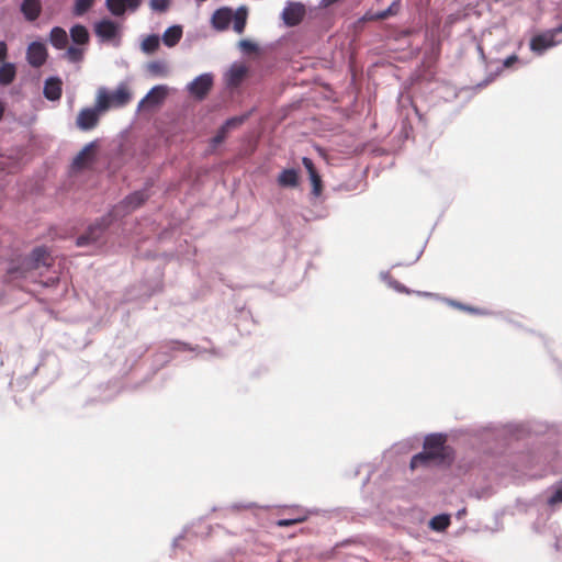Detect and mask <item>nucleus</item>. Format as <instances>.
Here are the masks:
<instances>
[{
  "instance_id": "obj_1",
  "label": "nucleus",
  "mask_w": 562,
  "mask_h": 562,
  "mask_svg": "<svg viewBox=\"0 0 562 562\" xmlns=\"http://www.w3.org/2000/svg\"><path fill=\"white\" fill-rule=\"evenodd\" d=\"M132 100V92L127 83L122 82L116 90L109 92L105 88H100L97 93L99 110L106 112L111 108H123Z\"/></svg>"
},
{
  "instance_id": "obj_2",
  "label": "nucleus",
  "mask_w": 562,
  "mask_h": 562,
  "mask_svg": "<svg viewBox=\"0 0 562 562\" xmlns=\"http://www.w3.org/2000/svg\"><path fill=\"white\" fill-rule=\"evenodd\" d=\"M424 451L442 464L449 456L446 436L440 434L427 436L424 441Z\"/></svg>"
},
{
  "instance_id": "obj_3",
  "label": "nucleus",
  "mask_w": 562,
  "mask_h": 562,
  "mask_svg": "<svg viewBox=\"0 0 562 562\" xmlns=\"http://www.w3.org/2000/svg\"><path fill=\"white\" fill-rule=\"evenodd\" d=\"M560 33H562V24L558 27L535 35L530 40V49L537 55L543 54L547 49L559 44V42L555 41V36Z\"/></svg>"
},
{
  "instance_id": "obj_4",
  "label": "nucleus",
  "mask_w": 562,
  "mask_h": 562,
  "mask_svg": "<svg viewBox=\"0 0 562 562\" xmlns=\"http://www.w3.org/2000/svg\"><path fill=\"white\" fill-rule=\"evenodd\" d=\"M101 113L104 112L99 110L97 101L94 108L80 110L76 119L77 127L81 131L93 130L99 124Z\"/></svg>"
},
{
  "instance_id": "obj_5",
  "label": "nucleus",
  "mask_w": 562,
  "mask_h": 562,
  "mask_svg": "<svg viewBox=\"0 0 562 562\" xmlns=\"http://www.w3.org/2000/svg\"><path fill=\"white\" fill-rule=\"evenodd\" d=\"M97 144L91 142L87 144L74 158L71 168L74 171H81L90 168L95 161Z\"/></svg>"
},
{
  "instance_id": "obj_6",
  "label": "nucleus",
  "mask_w": 562,
  "mask_h": 562,
  "mask_svg": "<svg viewBox=\"0 0 562 562\" xmlns=\"http://www.w3.org/2000/svg\"><path fill=\"white\" fill-rule=\"evenodd\" d=\"M33 263L26 256H21L10 262L7 274L10 280L18 278H26L29 272L35 270Z\"/></svg>"
},
{
  "instance_id": "obj_7",
  "label": "nucleus",
  "mask_w": 562,
  "mask_h": 562,
  "mask_svg": "<svg viewBox=\"0 0 562 562\" xmlns=\"http://www.w3.org/2000/svg\"><path fill=\"white\" fill-rule=\"evenodd\" d=\"M305 16V8L300 2H289L282 12V20L288 26H295Z\"/></svg>"
},
{
  "instance_id": "obj_8",
  "label": "nucleus",
  "mask_w": 562,
  "mask_h": 562,
  "mask_svg": "<svg viewBox=\"0 0 562 562\" xmlns=\"http://www.w3.org/2000/svg\"><path fill=\"white\" fill-rule=\"evenodd\" d=\"M26 59L32 67L38 68L46 63L47 49L43 43L33 42L26 50Z\"/></svg>"
},
{
  "instance_id": "obj_9",
  "label": "nucleus",
  "mask_w": 562,
  "mask_h": 562,
  "mask_svg": "<svg viewBox=\"0 0 562 562\" xmlns=\"http://www.w3.org/2000/svg\"><path fill=\"white\" fill-rule=\"evenodd\" d=\"M95 35L105 42H111L119 36V25L112 20L103 19L94 25Z\"/></svg>"
},
{
  "instance_id": "obj_10",
  "label": "nucleus",
  "mask_w": 562,
  "mask_h": 562,
  "mask_svg": "<svg viewBox=\"0 0 562 562\" xmlns=\"http://www.w3.org/2000/svg\"><path fill=\"white\" fill-rule=\"evenodd\" d=\"M213 86V78L209 74L196 77L188 87L190 93L199 99L204 98Z\"/></svg>"
},
{
  "instance_id": "obj_11",
  "label": "nucleus",
  "mask_w": 562,
  "mask_h": 562,
  "mask_svg": "<svg viewBox=\"0 0 562 562\" xmlns=\"http://www.w3.org/2000/svg\"><path fill=\"white\" fill-rule=\"evenodd\" d=\"M142 0H105L108 10L115 16H121L126 9L136 10Z\"/></svg>"
},
{
  "instance_id": "obj_12",
  "label": "nucleus",
  "mask_w": 562,
  "mask_h": 562,
  "mask_svg": "<svg viewBox=\"0 0 562 562\" xmlns=\"http://www.w3.org/2000/svg\"><path fill=\"white\" fill-rule=\"evenodd\" d=\"M63 93V81L58 77H49L45 80L43 94L49 101H58Z\"/></svg>"
},
{
  "instance_id": "obj_13",
  "label": "nucleus",
  "mask_w": 562,
  "mask_h": 562,
  "mask_svg": "<svg viewBox=\"0 0 562 562\" xmlns=\"http://www.w3.org/2000/svg\"><path fill=\"white\" fill-rule=\"evenodd\" d=\"M20 9L25 20L33 22L41 15L42 2L41 0H23Z\"/></svg>"
},
{
  "instance_id": "obj_14",
  "label": "nucleus",
  "mask_w": 562,
  "mask_h": 562,
  "mask_svg": "<svg viewBox=\"0 0 562 562\" xmlns=\"http://www.w3.org/2000/svg\"><path fill=\"white\" fill-rule=\"evenodd\" d=\"M233 13L227 8L216 10L212 15V24L216 30H226L232 22Z\"/></svg>"
},
{
  "instance_id": "obj_15",
  "label": "nucleus",
  "mask_w": 562,
  "mask_h": 562,
  "mask_svg": "<svg viewBox=\"0 0 562 562\" xmlns=\"http://www.w3.org/2000/svg\"><path fill=\"white\" fill-rule=\"evenodd\" d=\"M147 199L148 194L146 191H135L124 199L121 206L125 209L126 212H132L139 207Z\"/></svg>"
},
{
  "instance_id": "obj_16",
  "label": "nucleus",
  "mask_w": 562,
  "mask_h": 562,
  "mask_svg": "<svg viewBox=\"0 0 562 562\" xmlns=\"http://www.w3.org/2000/svg\"><path fill=\"white\" fill-rule=\"evenodd\" d=\"M167 95V88L164 86L154 87L147 95L139 102L138 108H143L146 104L156 105L162 102Z\"/></svg>"
},
{
  "instance_id": "obj_17",
  "label": "nucleus",
  "mask_w": 562,
  "mask_h": 562,
  "mask_svg": "<svg viewBox=\"0 0 562 562\" xmlns=\"http://www.w3.org/2000/svg\"><path fill=\"white\" fill-rule=\"evenodd\" d=\"M31 263L35 265L34 269H38L42 266H49V252L46 247L40 246L32 250L30 256H26Z\"/></svg>"
},
{
  "instance_id": "obj_18",
  "label": "nucleus",
  "mask_w": 562,
  "mask_h": 562,
  "mask_svg": "<svg viewBox=\"0 0 562 562\" xmlns=\"http://www.w3.org/2000/svg\"><path fill=\"white\" fill-rule=\"evenodd\" d=\"M103 227L101 225H94L89 227L86 234H82L77 238V246L82 247L99 240L102 236Z\"/></svg>"
},
{
  "instance_id": "obj_19",
  "label": "nucleus",
  "mask_w": 562,
  "mask_h": 562,
  "mask_svg": "<svg viewBox=\"0 0 562 562\" xmlns=\"http://www.w3.org/2000/svg\"><path fill=\"white\" fill-rule=\"evenodd\" d=\"M50 44L57 49H64L68 44V35L63 27L55 26L49 34Z\"/></svg>"
},
{
  "instance_id": "obj_20",
  "label": "nucleus",
  "mask_w": 562,
  "mask_h": 562,
  "mask_svg": "<svg viewBox=\"0 0 562 562\" xmlns=\"http://www.w3.org/2000/svg\"><path fill=\"white\" fill-rule=\"evenodd\" d=\"M432 464L438 465L440 463L423 450L412 458L409 467L412 470H416L418 468H427Z\"/></svg>"
},
{
  "instance_id": "obj_21",
  "label": "nucleus",
  "mask_w": 562,
  "mask_h": 562,
  "mask_svg": "<svg viewBox=\"0 0 562 562\" xmlns=\"http://www.w3.org/2000/svg\"><path fill=\"white\" fill-rule=\"evenodd\" d=\"M182 37V27L173 25L168 27L162 34V42L168 47L176 46Z\"/></svg>"
},
{
  "instance_id": "obj_22",
  "label": "nucleus",
  "mask_w": 562,
  "mask_h": 562,
  "mask_svg": "<svg viewBox=\"0 0 562 562\" xmlns=\"http://www.w3.org/2000/svg\"><path fill=\"white\" fill-rule=\"evenodd\" d=\"M278 183L284 188H294L299 184V175L295 169H284L278 177Z\"/></svg>"
},
{
  "instance_id": "obj_23",
  "label": "nucleus",
  "mask_w": 562,
  "mask_h": 562,
  "mask_svg": "<svg viewBox=\"0 0 562 562\" xmlns=\"http://www.w3.org/2000/svg\"><path fill=\"white\" fill-rule=\"evenodd\" d=\"M16 75L14 64L5 63L0 67V85L8 86L13 82Z\"/></svg>"
},
{
  "instance_id": "obj_24",
  "label": "nucleus",
  "mask_w": 562,
  "mask_h": 562,
  "mask_svg": "<svg viewBox=\"0 0 562 562\" xmlns=\"http://www.w3.org/2000/svg\"><path fill=\"white\" fill-rule=\"evenodd\" d=\"M70 36L74 43L78 45H85L89 42L88 30L81 24H77L70 29Z\"/></svg>"
},
{
  "instance_id": "obj_25",
  "label": "nucleus",
  "mask_w": 562,
  "mask_h": 562,
  "mask_svg": "<svg viewBox=\"0 0 562 562\" xmlns=\"http://www.w3.org/2000/svg\"><path fill=\"white\" fill-rule=\"evenodd\" d=\"M400 8H401V4H400V1L397 0V1L392 2L391 5L383 11H380L372 15L366 14L364 19L366 20H385L389 16L397 14L400 11Z\"/></svg>"
},
{
  "instance_id": "obj_26",
  "label": "nucleus",
  "mask_w": 562,
  "mask_h": 562,
  "mask_svg": "<svg viewBox=\"0 0 562 562\" xmlns=\"http://www.w3.org/2000/svg\"><path fill=\"white\" fill-rule=\"evenodd\" d=\"M449 525L450 516L443 514L435 516L429 522L430 528L436 531H443L449 527Z\"/></svg>"
},
{
  "instance_id": "obj_27",
  "label": "nucleus",
  "mask_w": 562,
  "mask_h": 562,
  "mask_svg": "<svg viewBox=\"0 0 562 562\" xmlns=\"http://www.w3.org/2000/svg\"><path fill=\"white\" fill-rule=\"evenodd\" d=\"M147 70L153 75V76H160V77H164L168 74V67H167V64L165 61H161V60H155V61H150L148 65H147Z\"/></svg>"
},
{
  "instance_id": "obj_28",
  "label": "nucleus",
  "mask_w": 562,
  "mask_h": 562,
  "mask_svg": "<svg viewBox=\"0 0 562 562\" xmlns=\"http://www.w3.org/2000/svg\"><path fill=\"white\" fill-rule=\"evenodd\" d=\"M232 21H233L234 31L239 34L243 33L245 30V26H246V11H241V10L237 11L233 15Z\"/></svg>"
},
{
  "instance_id": "obj_29",
  "label": "nucleus",
  "mask_w": 562,
  "mask_h": 562,
  "mask_svg": "<svg viewBox=\"0 0 562 562\" xmlns=\"http://www.w3.org/2000/svg\"><path fill=\"white\" fill-rule=\"evenodd\" d=\"M159 47V37L157 35H148L142 43V49L151 54L156 52Z\"/></svg>"
},
{
  "instance_id": "obj_30",
  "label": "nucleus",
  "mask_w": 562,
  "mask_h": 562,
  "mask_svg": "<svg viewBox=\"0 0 562 562\" xmlns=\"http://www.w3.org/2000/svg\"><path fill=\"white\" fill-rule=\"evenodd\" d=\"M94 3V0H76L74 5L75 15H83Z\"/></svg>"
},
{
  "instance_id": "obj_31",
  "label": "nucleus",
  "mask_w": 562,
  "mask_h": 562,
  "mask_svg": "<svg viewBox=\"0 0 562 562\" xmlns=\"http://www.w3.org/2000/svg\"><path fill=\"white\" fill-rule=\"evenodd\" d=\"M246 75V68L243 66L234 67L231 69L229 82L232 85L239 83Z\"/></svg>"
},
{
  "instance_id": "obj_32",
  "label": "nucleus",
  "mask_w": 562,
  "mask_h": 562,
  "mask_svg": "<svg viewBox=\"0 0 562 562\" xmlns=\"http://www.w3.org/2000/svg\"><path fill=\"white\" fill-rule=\"evenodd\" d=\"M310 179H311L312 187H313V190H312L313 194L316 196L321 195L322 189H323L321 176L318 173L312 175V177H310Z\"/></svg>"
},
{
  "instance_id": "obj_33",
  "label": "nucleus",
  "mask_w": 562,
  "mask_h": 562,
  "mask_svg": "<svg viewBox=\"0 0 562 562\" xmlns=\"http://www.w3.org/2000/svg\"><path fill=\"white\" fill-rule=\"evenodd\" d=\"M67 57L71 61H80L82 59V49L78 47L70 46L68 47Z\"/></svg>"
},
{
  "instance_id": "obj_34",
  "label": "nucleus",
  "mask_w": 562,
  "mask_h": 562,
  "mask_svg": "<svg viewBox=\"0 0 562 562\" xmlns=\"http://www.w3.org/2000/svg\"><path fill=\"white\" fill-rule=\"evenodd\" d=\"M306 519V516H299L290 519H280L277 521V526L279 527H290L300 522H303Z\"/></svg>"
},
{
  "instance_id": "obj_35",
  "label": "nucleus",
  "mask_w": 562,
  "mask_h": 562,
  "mask_svg": "<svg viewBox=\"0 0 562 562\" xmlns=\"http://www.w3.org/2000/svg\"><path fill=\"white\" fill-rule=\"evenodd\" d=\"M302 164L305 167V169L307 170L310 177H312V175L318 173L316 168H315V166H314V162H313V160L311 158L303 157Z\"/></svg>"
},
{
  "instance_id": "obj_36",
  "label": "nucleus",
  "mask_w": 562,
  "mask_h": 562,
  "mask_svg": "<svg viewBox=\"0 0 562 562\" xmlns=\"http://www.w3.org/2000/svg\"><path fill=\"white\" fill-rule=\"evenodd\" d=\"M227 134H228L227 127H221L220 131L217 132V134L213 137L212 143L215 146L223 143L224 139L226 138Z\"/></svg>"
},
{
  "instance_id": "obj_37",
  "label": "nucleus",
  "mask_w": 562,
  "mask_h": 562,
  "mask_svg": "<svg viewBox=\"0 0 562 562\" xmlns=\"http://www.w3.org/2000/svg\"><path fill=\"white\" fill-rule=\"evenodd\" d=\"M168 0H150V5L154 10L165 11L168 8Z\"/></svg>"
},
{
  "instance_id": "obj_38",
  "label": "nucleus",
  "mask_w": 562,
  "mask_h": 562,
  "mask_svg": "<svg viewBox=\"0 0 562 562\" xmlns=\"http://www.w3.org/2000/svg\"><path fill=\"white\" fill-rule=\"evenodd\" d=\"M243 123L241 117H233L226 121V123L222 127H227V132H229L231 128L236 127Z\"/></svg>"
},
{
  "instance_id": "obj_39",
  "label": "nucleus",
  "mask_w": 562,
  "mask_h": 562,
  "mask_svg": "<svg viewBox=\"0 0 562 562\" xmlns=\"http://www.w3.org/2000/svg\"><path fill=\"white\" fill-rule=\"evenodd\" d=\"M562 503V490H558L549 499L548 504L550 506H554L557 504Z\"/></svg>"
},
{
  "instance_id": "obj_40",
  "label": "nucleus",
  "mask_w": 562,
  "mask_h": 562,
  "mask_svg": "<svg viewBox=\"0 0 562 562\" xmlns=\"http://www.w3.org/2000/svg\"><path fill=\"white\" fill-rule=\"evenodd\" d=\"M519 60L518 56L517 55H510L508 56L506 59H504L503 61V66L505 68H510L515 63H517Z\"/></svg>"
},
{
  "instance_id": "obj_41",
  "label": "nucleus",
  "mask_w": 562,
  "mask_h": 562,
  "mask_svg": "<svg viewBox=\"0 0 562 562\" xmlns=\"http://www.w3.org/2000/svg\"><path fill=\"white\" fill-rule=\"evenodd\" d=\"M8 55V46L5 42L0 41V61H3Z\"/></svg>"
},
{
  "instance_id": "obj_42",
  "label": "nucleus",
  "mask_w": 562,
  "mask_h": 562,
  "mask_svg": "<svg viewBox=\"0 0 562 562\" xmlns=\"http://www.w3.org/2000/svg\"><path fill=\"white\" fill-rule=\"evenodd\" d=\"M452 305H453V306H457L458 308L463 310V311H469V312H472V313H473V312H476V308H474V307H468V306H464V305H463V304H461V303H454V302H453V303H452Z\"/></svg>"
},
{
  "instance_id": "obj_43",
  "label": "nucleus",
  "mask_w": 562,
  "mask_h": 562,
  "mask_svg": "<svg viewBox=\"0 0 562 562\" xmlns=\"http://www.w3.org/2000/svg\"><path fill=\"white\" fill-rule=\"evenodd\" d=\"M240 46L247 48V49H254V45L248 41H241Z\"/></svg>"
},
{
  "instance_id": "obj_44",
  "label": "nucleus",
  "mask_w": 562,
  "mask_h": 562,
  "mask_svg": "<svg viewBox=\"0 0 562 562\" xmlns=\"http://www.w3.org/2000/svg\"><path fill=\"white\" fill-rule=\"evenodd\" d=\"M3 112H4V106L3 104L0 102V120L2 119L3 116Z\"/></svg>"
}]
</instances>
